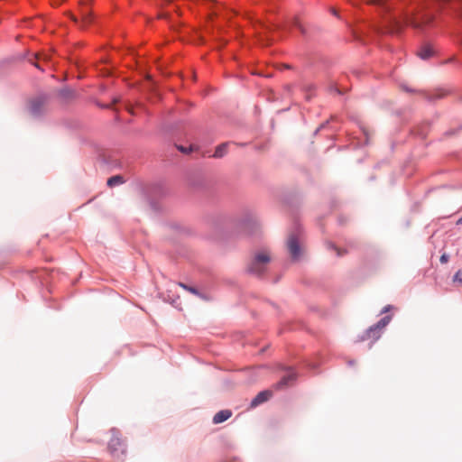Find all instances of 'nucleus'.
<instances>
[{"instance_id":"obj_17","label":"nucleus","mask_w":462,"mask_h":462,"mask_svg":"<svg viewBox=\"0 0 462 462\" xmlns=\"http://www.w3.org/2000/svg\"><path fill=\"white\" fill-rule=\"evenodd\" d=\"M295 25L298 26L303 32L300 23L297 20L295 21Z\"/></svg>"},{"instance_id":"obj_12","label":"nucleus","mask_w":462,"mask_h":462,"mask_svg":"<svg viewBox=\"0 0 462 462\" xmlns=\"http://www.w3.org/2000/svg\"><path fill=\"white\" fill-rule=\"evenodd\" d=\"M123 177L120 175H116L107 180V185L109 187H114L116 185L123 183Z\"/></svg>"},{"instance_id":"obj_13","label":"nucleus","mask_w":462,"mask_h":462,"mask_svg":"<svg viewBox=\"0 0 462 462\" xmlns=\"http://www.w3.org/2000/svg\"><path fill=\"white\" fill-rule=\"evenodd\" d=\"M387 1L388 0H369L368 3L369 4H372V5H377L384 10H388V5H387Z\"/></svg>"},{"instance_id":"obj_22","label":"nucleus","mask_w":462,"mask_h":462,"mask_svg":"<svg viewBox=\"0 0 462 462\" xmlns=\"http://www.w3.org/2000/svg\"><path fill=\"white\" fill-rule=\"evenodd\" d=\"M457 224H462V217L457 220Z\"/></svg>"},{"instance_id":"obj_21","label":"nucleus","mask_w":462,"mask_h":462,"mask_svg":"<svg viewBox=\"0 0 462 462\" xmlns=\"http://www.w3.org/2000/svg\"><path fill=\"white\" fill-rule=\"evenodd\" d=\"M457 276H458V273H457V274H455L454 279H455V280H459V277H457Z\"/></svg>"},{"instance_id":"obj_16","label":"nucleus","mask_w":462,"mask_h":462,"mask_svg":"<svg viewBox=\"0 0 462 462\" xmlns=\"http://www.w3.org/2000/svg\"><path fill=\"white\" fill-rule=\"evenodd\" d=\"M332 248L337 252V255L343 254V253H341V251L338 248H337L336 246H332Z\"/></svg>"},{"instance_id":"obj_6","label":"nucleus","mask_w":462,"mask_h":462,"mask_svg":"<svg viewBox=\"0 0 462 462\" xmlns=\"http://www.w3.org/2000/svg\"><path fill=\"white\" fill-rule=\"evenodd\" d=\"M272 397L271 391L260 392L251 402V407H256L257 405L268 401Z\"/></svg>"},{"instance_id":"obj_2","label":"nucleus","mask_w":462,"mask_h":462,"mask_svg":"<svg viewBox=\"0 0 462 462\" xmlns=\"http://www.w3.org/2000/svg\"><path fill=\"white\" fill-rule=\"evenodd\" d=\"M271 261V256L267 251H260L255 253L247 270L254 275H261L267 270V265Z\"/></svg>"},{"instance_id":"obj_10","label":"nucleus","mask_w":462,"mask_h":462,"mask_svg":"<svg viewBox=\"0 0 462 462\" xmlns=\"http://www.w3.org/2000/svg\"><path fill=\"white\" fill-rule=\"evenodd\" d=\"M59 96L60 98L64 100L70 99L75 97V93L72 89L69 88H63L59 91Z\"/></svg>"},{"instance_id":"obj_1","label":"nucleus","mask_w":462,"mask_h":462,"mask_svg":"<svg viewBox=\"0 0 462 462\" xmlns=\"http://www.w3.org/2000/svg\"><path fill=\"white\" fill-rule=\"evenodd\" d=\"M433 19L430 13H419L414 14L412 12H403L400 16L391 17L389 20L391 32L399 33L404 25H411L417 30H424Z\"/></svg>"},{"instance_id":"obj_20","label":"nucleus","mask_w":462,"mask_h":462,"mask_svg":"<svg viewBox=\"0 0 462 462\" xmlns=\"http://www.w3.org/2000/svg\"><path fill=\"white\" fill-rule=\"evenodd\" d=\"M457 276H458V273H457V274H455L454 279H455V280H459V277H457Z\"/></svg>"},{"instance_id":"obj_15","label":"nucleus","mask_w":462,"mask_h":462,"mask_svg":"<svg viewBox=\"0 0 462 462\" xmlns=\"http://www.w3.org/2000/svg\"><path fill=\"white\" fill-rule=\"evenodd\" d=\"M448 258H449V256H448L447 254H443L440 256L439 261H440V263H448Z\"/></svg>"},{"instance_id":"obj_3","label":"nucleus","mask_w":462,"mask_h":462,"mask_svg":"<svg viewBox=\"0 0 462 462\" xmlns=\"http://www.w3.org/2000/svg\"><path fill=\"white\" fill-rule=\"evenodd\" d=\"M79 14H80V22L77 16L72 14H69L70 19L77 24L80 26V28H84L87 25L92 23V14L88 5L85 2L80 3L79 5Z\"/></svg>"},{"instance_id":"obj_8","label":"nucleus","mask_w":462,"mask_h":462,"mask_svg":"<svg viewBox=\"0 0 462 462\" xmlns=\"http://www.w3.org/2000/svg\"><path fill=\"white\" fill-rule=\"evenodd\" d=\"M295 378V374L293 373H290L286 375H284L276 384L275 388L277 390L282 389L283 387H286L290 384L291 381H293Z\"/></svg>"},{"instance_id":"obj_4","label":"nucleus","mask_w":462,"mask_h":462,"mask_svg":"<svg viewBox=\"0 0 462 462\" xmlns=\"http://www.w3.org/2000/svg\"><path fill=\"white\" fill-rule=\"evenodd\" d=\"M390 320V316H386L380 319L374 326L371 327L367 330V337L369 338L372 337L374 340L378 339L380 337V331L388 325Z\"/></svg>"},{"instance_id":"obj_11","label":"nucleus","mask_w":462,"mask_h":462,"mask_svg":"<svg viewBox=\"0 0 462 462\" xmlns=\"http://www.w3.org/2000/svg\"><path fill=\"white\" fill-rule=\"evenodd\" d=\"M227 143H222L216 148L214 157L221 158L226 153Z\"/></svg>"},{"instance_id":"obj_5","label":"nucleus","mask_w":462,"mask_h":462,"mask_svg":"<svg viewBox=\"0 0 462 462\" xmlns=\"http://www.w3.org/2000/svg\"><path fill=\"white\" fill-rule=\"evenodd\" d=\"M287 247L291 254V256L296 260L300 255V247L299 243L298 236L295 234H291L289 236L287 240Z\"/></svg>"},{"instance_id":"obj_14","label":"nucleus","mask_w":462,"mask_h":462,"mask_svg":"<svg viewBox=\"0 0 462 462\" xmlns=\"http://www.w3.org/2000/svg\"><path fill=\"white\" fill-rule=\"evenodd\" d=\"M180 286L184 288L185 290L189 291V292L193 293V294H196L198 295L199 294V291H197V289L193 288V287H189L184 283H180Z\"/></svg>"},{"instance_id":"obj_18","label":"nucleus","mask_w":462,"mask_h":462,"mask_svg":"<svg viewBox=\"0 0 462 462\" xmlns=\"http://www.w3.org/2000/svg\"><path fill=\"white\" fill-rule=\"evenodd\" d=\"M390 308H391V306H386V307L383 309V312H386V311H388V310H390Z\"/></svg>"},{"instance_id":"obj_19","label":"nucleus","mask_w":462,"mask_h":462,"mask_svg":"<svg viewBox=\"0 0 462 462\" xmlns=\"http://www.w3.org/2000/svg\"><path fill=\"white\" fill-rule=\"evenodd\" d=\"M179 149H180L181 152H186V149H185V148H183V147H180Z\"/></svg>"},{"instance_id":"obj_9","label":"nucleus","mask_w":462,"mask_h":462,"mask_svg":"<svg viewBox=\"0 0 462 462\" xmlns=\"http://www.w3.org/2000/svg\"><path fill=\"white\" fill-rule=\"evenodd\" d=\"M433 55V50L430 45H424L418 51V56L422 60H427Z\"/></svg>"},{"instance_id":"obj_7","label":"nucleus","mask_w":462,"mask_h":462,"mask_svg":"<svg viewBox=\"0 0 462 462\" xmlns=\"http://www.w3.org/2000/svg\"><path fill=\"white\" fill-rule=\"evenodd\" d=\"M232 416V412L229 410H222L215 414L213 417V422L215 424H219L226 420H228Z\"/></svg>"}]
</instances>
